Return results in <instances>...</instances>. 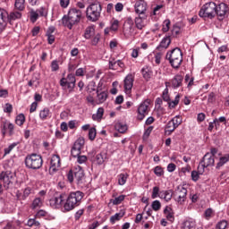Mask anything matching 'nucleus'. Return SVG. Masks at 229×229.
<instances>
[{
	"label": "nucleus",
	"instance_id": "nucleus-28",
	"mask_svg": "<svg viewBox=\"0 0 229 229\" xmlns=\"http://www.w3.org/2000/svg\"><path fill=\"white\" fill-rule=\"evenodd\" d=\"M229 162V154H225L223 157L219 158L218 163L216 164V169H221L225 164Z\"/></svg>",
	"mask_w": 229,
	"mask_h": 229
},
{
	"label": "nucleus",
	"instance_id": "nucleus-43",
	"mask_svg": "<svg viewBox=\"0 0 229 229\" xmlns=\"http://www.w3.org/2000/svg\"><path fill=\"white\" fill-rule=\"evenodd\" d=\"M170 26H171V20L169 19L165 20L163 22L162 31L164 33H167V31H169Z\"/></svg>",
	"mask_w": 229,
	"mask_h": 229
},
{
	"label": "nucleus",
	"instance_id": "nucleus-60",
	"mask_svg": "<svg viewBox=\"0 0 229 229\" xmlns=\"http://www.w3.org/2000/svg\"><path fill=\"white\" fill-rule=\"evenodd\" d=\"M77 162L78 164H85L87 162V156L79 155L77 157Z\"/></svg>",
	"mask_w": 229,
	"mask_h": 229
},
{
	"label": "nucleus",
	"instance_id": "nucleus-46",
	"mask_svg": "<svg viewBox=\"0 0 229 229\" xmlns=\"http://www.w3.org/2000/svg\"><path fill=\"white\" fill-rule=\"evenodd\" d=\"M154 174H156V176H158V177L164 176V168H162V166H159V165L156 166L154 168Z\"/></svg>",
	"mask_w": 229,
	"mask_h": 229
},
{
	"label": "nucleus",
	"instance_id": "nucleus-47",
	"mask_svg": "<svg viewBox=\"0 0 229 229\" xmlns=\"http://www.w3.org/2000/svg\"><path fill=\"white\" fill-rule=\"evenodd\" d=\"M17 144H19V143L13 142V143L10 144L7 148H5L4 155H10V153H12V151L17 146Z\"/></svg>",
	"mask_w": 229,
	"mask_h": 229
},
{
	"label": "nucleus",
	"instance_id": "nucleus-42",
	"mask_svg": "<svg viewBox=\"0 0 229 229\" xmlns=\"http://www.w3.org/2000/svg\"><path fill=\"white\" fill-rule=\"evenodd\" d=\"M124 198H126V196L120 195V196L116 197L114 199H111L110 203H113V205H121V203H123V201H124Z\"/></svg>",
	"mask_w": 229,
	"mask_h": 229
},
{
	"label": "nucleus",
	"instance_id": "nucleus-35",
	"mask_svg": "<svg viewBox=\"0 0 229 229\" xmlns=\"http://www.w3.org/2000/svg\"><path fill=\"white\" fill-rule=\"evenodd\" d=\"M180 103V94H177L174 100H170L167 105L170 109L176 108L177 105Z\"/></svg>",
	"mask_w": 229,
	"mask_h": 229
},
{
	"label": "nucleus",
	"instance_id": "nucleus-14",
	"mask_svg": "<svg viewBox=\"0 0 229 229\" xmlns=\"http://www.w3.org/2000/svg\"><path fill=\"white\" fill-rule=\"evenodd\" d=\"M229 13L228 5L225 3H221L216 5V15L219 17L221 21L226 17V14Z\"/></svg>",
	"mask_w": 229,
	"mask_h": 229
},
{
	"label": "nucleus",
	"instance_id": "nucleus-40",
	"mask_svg": "<svg viewBox=\"0 0 229 229\" xmlns=\"http://www.w3.org/2000/svg\"><path fill=\"white\" fill-rule=\"evenodd\" d=\"M141 74L145 80H149L151 78V70L149 67L146 66L141 69Z\"/></svg>",
	"mask_w": 229,
	"mask_h": 229
},
{
	"label": "nucleus",
	"instance_id": "nucleus-22",
	"mask_svg": "<svg viewBox=\"0 0 229 229\" xmlns=\"http://www.w3.org/2000/svg\"><path fill=\"white\" fill-rule=\"evenodd\" d=\"M139 16L135 18V26L138 30H142L146 23H144V21L148 19L147 14H138Z\"/></svg>",
	"mask_w": 229,
	"mask_h": 229
},
{
	"label": "nucleus",
	"instance_id": "nucleus-62",
	"mask_svg": "<svg viewBox=\"0 0 229 229\" xmlns=\"http://www.w3.org/2000/svg\"><path fill=\"white\" fill-rule=\"evenodd\" d=\"M162 60V53L158 52L155 55V63L157 64V65H160V62Z\"/></svg>",
	"mask_w": 229,
	"mask_h": 229
},
{
	"label": "nucleus",
	"instance_id": "nucleus-4",
	"mask_svg": "<svg viewBox=\"0 0 229 229\" xmlns=\"http://www.w3.org/2000/svg\"><path fill=\"white\" fill-rule=\"evenodd\" d=\"M24 162L27 169H32L33 171H37V169H40V167H42L44 164L42 156L35 153L27 155Z\"/></svg>",
	"mask_w": 229,
	"mask_h": 229
},
{
	"label": "nucleus",
	"instance_id": "nucleus-63",
	"mask_svg": "<svg viewBox=\"0 0 229 229\" xmlns=\"http://www.w3.org/2000/svg\"><path fill=\"white\" fill-rule=\"evenodd\" d=\"M38 19V12H32L30 13V21L32 22H37V20Z\"/></svg>",
	"mask_w": 229,
	"mask_h": 229
},
{
	"label": "nucleus",
	"instance_id": "nucleus-20",
	"mask_svg": "<svg viewBox=\"0 0 229 229\" xmlns=\"http://www.w3.org/2000/svg\"><path fill=\"white\" fill-rule=\"evenodd\" d=\"M148 106L146 103H142L138 107V115L137 119L139 121H143L144 117H146V114H148Z\"/></svg>",
	"mask_w": 229,
	"mask_h": 229
},
{
	"label": "nucleus",
	"instance_id": "nucleus-31",
	"mask_svg": "<svg viewBox=\"0 0 229 229\" xmlns=\"http://www.w3.org/2000/svg\"><path fill=\"white\" fill-rule=\"evenodd\" d=\"M103 114H105V109L103 107H99L97 114L92 115L93 121H101V119H103Z\"/></svg>",
	"mask_w": 229,
	"mask_h": 229
},
{
	"label": "nucleus",
	"instance_id": "nucleus-23",
	"mask_svg": "<svg viewBox=\"0 0 229 229\" xmlns=\"http://www.w3.org/2000/svg\"><path fill=\"white\" fill-rule=\"evenodd\" d=\"M171 45V36H165L157 47V51H162V49H167Z\"/></svg>",
	"mask_w": 229,
	"mask_h": 229
},
{
	"label": "nucleus",
	"instance_id": "nucleus-39",
	"mask_svg": "<svg viewBox=\"0 0 229 229\" xmlns=\"http://www.w3.org/2000/svg\"><path fill=\"white\" fill-rule=\"evenodd\" d=\"M128 174H120L118 175V185H124L128 180Z\"/></svg>",
	"mask_w": 229,
	"mask_h": 229
},
{
	"label": "nucleus",
	"instance_id": "nucleus-12",
	"mask_svg": "<svg viewBox=\"0 0 229 229\" xmlns=\"http://www.w3.org/2000/svg\"><path fill=\"white\" fill-rule=\"evenodd\" d=\"M84 146L85 139H83V137H80L79 139H77L71 149L72 157H73V158L80 157L81 155V149H83Z\"/></svg>",
	"mask_w": 229,
	"mask_h": 229
},
{
	"label": "nucleus",
	"instance_id": "nucleus-32",
	"mask_svg": "<svg viewBox=\"0 0 229 229\" xmlns=\"http://www.w3.org/2000/svg\"><path fill=\"white\" fill-rule=\"evenodd\" d=\"M164 214H165L166 219L168 221H170V223L174 222V215H173V213H171V208L165 207L164 209Z\"/></svg>",
	"mask_w": 229,
	"mask_h": 229
},
{
	"label": "nucleus",
	"instance_id": "nucleus-7",
	"mask_svg": "<svg viewBox=\"0 0 229 229\" xmlns=\"http://www.w3.org/2000/svg\"><path fill=\"white\" fill-rule=\"evenodd\" d=\"M15 172H12L11 170H5L0 173V182L3 183L5 191H8L15 183Z\"/></svg>",
	"mask_w": 229,
	"mask_h": 229
},
{
	"label": "nucleus",
	"instance_id": "nucleus-24",
	"mask_svg": "<svg viewBox=\"0 0 229 229\" xmlns=\"http://www.w3.org/2000/svg\"><path fill=\"white\" fill-rule=\"evenodd\" d=\"M171 83H172L173 89H180V87H182L183 83V76L180 74L175 75L172 79Z\"/></svg>",
	"mask_w": 229,
	"mask_h": 229
},
{
	"label": "nucleus",
	"instance_id": "nucleus-15",
	"mask_svg": "<svg viewBox=\"0 0 229 229\" xmlns=\"http://www.w3.org/2000/svg\"><path fill=\"white\" fill-rule=\"evenodd\" d=\"M58 167H60V156L53 155L50 161L49 174L56 173Z\"/></svg>",
	"mask_w": 229,
	"mask_h": 229
},
{
	"label": "nucleus",
	"instance_id": "nucleus-30",
	"mask_svg": "<svg viewBox=\"0 0 229 229\" xmlns=\"http://www.w3.org/2000/svg\"><path fill=\"white\" fill-rule=\"evenodd\" d=\"M48 117H51V111L49 110V108L45 107L39 112V118L41 119V121H46Z\"/></svg>",
	"mask_w": 229,
	"mask_h": 229
},
{
	"label": "nucleus",
	"instance_id": "nucleus-56",
	"mask_svg": "<svg viewBox=\"0 0 229 229\" xmlns=\"http://www.w3.org/2000/svg\"><path fill=\"white\" fill-rule=\"evenodd\" d=\"M181 30L182 29L179 26L174 25L172 29L173 37H178V34L180 33Z\"/></svg>",
	"mask_w": 229,
	"mask_h": 229
},
{
	"label": "nucleus",
	"instance_id": "nucleus-54",
	"mask_svg": "<svg viewBox=\"0 0 229 229\" xmlns=\"http://www.w3.org/2000/svg\"><path fill=\"white\" fill-rule=\"evenodd\" d=\"M5 114H12L13 112V106L10 103H6L4 108Z\"/></svg>",
	"mask_w": 229,
	"mask_h": 229
},
{
	"label": "nucleus",
	"instance_id": "nucleus-13",
	"mask_svg": "<svg viewBox=\"0 0 229 229\" xmlns=\"http://www.w3.org/2000/svg\"><path fill=\"white\" fill-rule=\"evenodd\" d=\"M134 12L137 15H146V12H148V3L144 0H136Z\"/></svg>",
	"mask_w": 229,
	"mask_h": 229
},
{
	"label": "nucleus",
	"instance_id": "nucleus-57",
	"mask_svg": "<svg viewBox=\"0 0 229 229\" xmlns=\"http://www.w3.org/2000/svg\"><path fill=\"white\" fill-rule=\"evenodd\" d=\"M151 131H153V127L150 126L145 131L143 134V140H146L149 138V135H151Z\"/></svg>",
	"mask_w": 229,
	"mask_h": 229
},
{
	"label": "nucleus",
	"instance_id": "nucleus-25",
	"mask_svg": "<svg viewBox=\"0 0 229 229\" xmlns=\"http://www.w3.org/2000/svg\"><path fill=\"white\" fill-rule=\"evenodd\" d=\"M22 17V13L19 11L12 12L10 14L7 13V22L9 24H13V21H17V19H21Z\"/></svg>",
	"mask_w": 229,
	"mask_h": 229
},
{
	"label": "nucleus",
	"instance_id": "nucleus-41",
	"mask_svg": "<svg viewBox=\"0 0 229 229\" xmlns=\"http://www.w3.org/2000/svg\"><path fill=\"white\" fill-rule=\"evenodd\" d=\"M115 128L118 130L119 133H126L128 125L119 123L115 125Z\"/></svg>",
	"mask_w": 229,
	"mask_h": 229
},
{
	"label": "nucleus",
	"instance_id": "nucleus-6",
	"mask_svg": "<svg viewBox=\"0 0 229 229\" xmlns=\"http://www.w3.org/2000/svg\"><path fill=\"white\" fill-rule=\"evenodd\" d=\"M217 4L215 2H208L202 5L199 12V16L202 19H214Z\"/></svg>",
	"mask_w": 229,
	"mask_h": 229
},
{
	"label": "nucleus",
	"instance_id": "nucleus-51",
	"mask_svg": "<svg viewBox=\"0 0 229 229\" xmlns=\"http://www.w3.org/2000/svg\"><path fill=\"white\" fill-rule=\"evenodd\" d=\"M96 128L92 127L89 130V140H94L96 139Z\"/></svg>",
	"mask_w": 229,
	"mask_h": 229
},
{
	"label": "nucleus",
	"instance_id": "nucleus-59",
	"mask_svg": "<svg viewBox=\"0 0 229 229\" xmlns=\"http://www.w3.org/2000/svg\"><path fill=\"white\" fill-rule=\"evenodd\" d=\"M167 171L168 173H174V171H176V165L174 163L168 164Z\"/></svg>",
	"mask_w": 229,
	"mask_h": 229
},
{
	"label": "nucleus",
	"instance_id": "nucleus-17",
	"mask_svg": "<svg viewBox=\"0 0 229 229\" xmlns=\"http://www.w3.org/2000/svg\"><path fill=\"white\" fill-rule=\"evenodd\" d=\"M135 81V79L133 78L132 74H128L124 81V90L126 92V94H130V92H131V89H133V81Z\"/></svg>",
	"mask_w": 229,
	"mask_h": 229
},
{
	"label": "nucleus",
	"instance_id": "nucleus-9",
	"mask_svg": "<svg viewBox=\"0 0 229 229\" xmlns=\"http://www.w3.org/2000/svg\"><path fill=\"white\" fill-rule=\"evenodd\" d=\"M152 199L157 198H160L161 199H165V201H171L173 199V190L161 191L158 186L153 187L152 190Z\"/></svg>",
	"mask_w": 229,
	"mask_h": 229
},
{
	"label": "nucleus",
	"instance_id": "nucleus-18",
	"mask_svg": "<svg viewBox=\"0 0 229 229\" xmlns=\"http://www.w3.org/2000/svg\"><path fill=\"white\" fill-rule=\"evenodd\" d=\"M74 178L78 185H81V183H83V180L85 178V172L83 171L81 166H78L77 168H75Z\"/></svg>",
	"mask_w": 229,
	"mask_h": 229
},
{
	"label": "nucleus",
	"instance_id": "nucleus-61",
	"mask_svg": "<svg viewBox=\"0 0 229 229\" xmlns=\"http://www.w3.org/2000/svg\"><path fill=\"white\" fill-rule=\"evenodd\" d=\"M99 38H101V35H99V34L95 35V37L91 40L92 46H98V44L99 42Z\"/></svg>",
	"mask_w": 229,
	"mask_h": 229
},
{
	"label": "nucleus",
	"instance_id": "nucleus-10",
	"mask_svg": "<svg viewBox=\"0 0 229 229\" xmlns=\"http://www.w3.org/2000/svg\"><path fill=\"white\" fill-rule=\"evenodd\" d=\"M215 163H216V159H214V156H211L210 152L206 153L199 165V174H203L207 167H213Z\"/></svg>",
	"mask_w": 229,
	"mask_h": 229
},
{
	"label": "nucleus",
	"instance_id": "nucleus-34",
	"mask_svg": "<svg viewBox=\"0 0 229 229\" xmlns=\"http://www.w3.org/2000/svg\"><path fill=\"white\" fill-rule=\"evenodd\" d=\"M97 94L98 103H105L108 98V93L106 91L98 92Z\"/></svg>",
	"mask_w": 229,
	"mask_h": 229
},
{
	"label": "nucleus",
	"instance_id": "nucleus-53",
	"mask_svg": "<svg viewBox=\"0 0 229 229\" xmlns=\"http://www.w3.org/2000/svg\"><path fill=\"white\" fill-rule=\"evenodd\" d=\"M199 169L198 168V171H192L191 172V180L193 182H198L199 180Z\"/></svg>",
	"mask_w": 229,
	"mask_h": 229
},
{
	"label": "nucleus",
	"instance_id": "nucleus-2",
	"mask_svg": "<svg viewBox=\"0 0 229 229\" xmlns=\"http://www.w3.org/2000/svg\"><path fill=\"white\" fill-rule=\"evenodd\" d=\"M84 196L85 193L80 191L71 192L64 204V212H71V210H74L76 207H80Z\"/></svg>",
	"mask_w": 229,
	"mask_h": 229
},
{
	"label": "nucleus",
	"instance_id": "nucleus-11",
	"mask_svg": "<svg viewBox=\"0 0 229 229\" xmlns=\"http://www.w3.org/2000/svg\"><path fill=\"white\" fill-rule=\"evenodd\" d=\"M174 199L179 205H183L187 199V190L183 186H177L174 194Z\"/></svg>",
	"mask_w": 229,
	"mask_h": 229
},
{
	"label": "nucleus",
	"instance_id": "nucleus-26",
	"mask_svg": "<svg viewBox=\"0 0 229 229\" xmlns=\"http://www.w3.org/2000/svg\"><path fill=\"white\" fill-rule=\"evenodd\" d=\"M108 158L106 152H100L95 157V162L98 164V165H103L105 164V161H106Z\"/></svg>",
	"mask_w": 229,
	"mask_h": 229
},
{
	"label": "nucleus",
	"instance_id": "nucleus-33",
	"mask_svg": "<svg viewBox=\"0 0 229 229\" xmlns=\"http://www.w3.org/2000/svg\"><path fill=\"white\" fill-rule=\"evenodd\" d=\"M183 229H196V221L186 220L182 224Z\"/></svg>",
	"mask_w": 229,
	"mask_h": 229
},
{
	"label": "nucleus",
	"instance_id": "nucleus-21",
	"mask_svg": "<svg viewBox=\"0 0 229 229\" xmlns=\"http://www.w3.org/2000/svg\"><path fill=\"white\" fill-rule=\"evenodd\" d=\"M49 203L52 208H61L62 203H64V197L59 195L58 197L52 198L50 199Z\"/></svg>",
	"mask_w": 229,
	"mask_h": 229
},
{
	"label": "nucleus",
	"instance_id": "nucleus-19",
	"mask_svg": "<svg viewBox=\"0 0 229 229\" xmlns=\"http://www.w3.org/2000/svg\"><path fill=\"white\" fill-rule=\"evenodd\" d=\"M182 116L176 115L170 122H168V127L171 128L173 126V128L171 130H168V131L170 133H173V131H174V130L176 128H178V126H180V124H182Z\"/></svg>",
	"mask_w": 229,
	"mask_h": 229
},
{
	"label": "nucleus",
	"instance_id": "nucleus-36",
	"mask_svg": "<svg viewBox=\"0 0 229 229\" xmlns=\"http://www.w3.org/2000/svg\"><path fill=\"white\" fill-rule=\"evenodd\" d=\"M24 3H26V0H15L14 8L19 12H22L26 8Z\"/></svg>",
	"mask_w": 229,
	"mask_h": 229
},
{
	"label": "nucleus",
	"instance_id": "nucleus-8",
	"mask_svg": "<svg viewBox=\"0 0 229 229\" xmlns=\"http://www.w3.org/2000/svg\"><path fill=\"white\" fill-rule=\"evenodd\" d=\"M59 85L64 90L68 89L69 92H73L76 87V76L74 73H69L66 77H63L60 80Z\"/></svg>",
	"mask_w": 229,
	"mask_h": 229
},
{
	"label": "nucleus",
	"instance_id": "nucleus-27",
	"mask_svg": "<svg viewBox=\"0 0 229 229\" xmlns=\"http://www.w3.org/2000/svg\"><path fill=\"white\" fill-rule=\"evenodd\" d=\"M2 131L4 133V131H6L7 130H9V133L10 135H12L13 133V130L15 128V126L13 125V123L8 122V121H5V122H3L2 123Z\"/></svg>",
	"mask_w": 229,
	"mask_h": 229
},
{
	"label": "nucleus",
	"instance_id": "nucleus-48",
	"mask_svg": "<svg viewBox=\"0 0 229 229\" xmlns=\"http://www.w3.org/2000/svg\"><path fill=\"white\" fill-rule=\"evenodd\" d=\"M214 126L217 128L219 126V122L217 121V118H216L213 122H210L208 127V131H212L214 130Z\"/></svg>",
	"mask_w": 229,
	"mask_h": 229
},
{
	"label": "nucleus",
	"instance_id": "nucleus-37",
	"mask_svg": "<svg viewBox=\"0 0 229 229\" xmlns=\"http://www.w3.org/2000/svg\"><path fill=\"white\" fill-rule=\"evenodd\" d=\"M124 217V213H116L110 217V223L115 225L116 221H121Z\"/></svg>",
	"mask_w": 229,
	"mask_h": 229
},
{
	"label": "nucleus",
	"instance_id": "nucleus-16",
	"mask_svg": "<svg viewBox=\"0 0 229 229\" xmlns=\"http://www.w3.org/2000/svg\"><path fill=\"white\" fill-rule=\"evenodd\" d=\"M6 24H8V12L0 8V33L6 30Z\"/></svg>",
	"mask_w": 229,
	"mask_h": 229
},
{
	"label": "nucleus",
	"instance_id": "nucleus-64",
	"mask_svg": "<svg viewBox=\"0 0 229 229\" xmlns=\"http://www.w3.org/2000/svg\"><path fill=\"white\" fill-rule=\"evenodd\" d=\"M99 225L100 224L98 221H95L88 226V229H96V228H98V226H99Z\"/></svg>",
	"mask_w": 229,
	"mask_h": 229
},
{
	"label": "nucleus",
	"instance_id": "nucleus-44",
	"mask_svg": "<svg viewBox=\"0 0 229 229\" xmlns=\"http://www.w3.org/2000/svg\"><path fill=\"white\" fill-rule=\"evenodd\" d=\"M38 207H42V199L40 198H36L32 201L31 208L35 209V208H37Z\"/></svg>",
	"mask_w": 229,
	"mask_h": 229
},
{
	"label": "nucleus",
	"instance_id": "nucleus-1",
	"mask_svg": "<svg viewBox=\"0 0 229 229\" xmlns=\"http://www.w3.org/2000/svg\"><path fill=\"white\" fill-rule=\"evenodd\" d=\"M81 10L72 8L70 9L68 14H64L62 18V24L68 30H72L73 26H78L81 21Z\"/></svg>",
	"mask_w": 229,
	"mask_h": 229
},
{
	"label": "nucleus",
	"instance_id": "nucleus-52",
	"mask_svg": "<svg viewBox=\"0 0 229 229\" xmlns=\"http://www.w3.org/2000/svg\"><path fill=\"white\" fill-rule=\"evenodd\" d=\"M60 69V65H58V61L57 60H54L51 63V71L52 72H56V71H58Z\"/></svg>",
	"mask_w": 229,
	"mask_h": 229
},
{
	"label": "nucleus",
	"instance_id": "nucleus-50",
	"mask_svg": "<svg viewBox=\"0 0 229 229\" xmlns=\"http://www.w3.org/2000/svg\"><path fill=\"white\" fill-rule=\"evenodd\" d=\"M162 98L166 101V103H169L171 100V98L169 97V89L166 88L164 89Z\"/></svg>",
	"mask_w": 229,
	"mask_h": 229
},
{
	"label": "nucleus",
	"instance_id": "nucleus-45",
	"mask_svg": "<svg viewBox=\"0 0 229 229\" xmlns=\"http://www.w3.org/2000/svg\"><path fill=\"white\" fill-rule=\"evenodd\" d=\"M151 207L155 212H158V210L162 208V204L160 203V200H154L151 204Z\"/></svg>",
	"mask_w": 229,
	"mask_h": 229
},
{
	"label": "nucleus",
	"instance_id": "nucleus-55",
	"mask_svg": "<svg viewBox=\"0 0 229 229\" xmlns=\"http://www.w3.org/2000/svg\"><path fill=\"white\" fill-rule=\"evenodd\" d=\"M227 226H228V222H226V220H222L216 224L217 229H226Z\"/></svg>",
	"mask_w": 229,
	"mask_h": 229
},
{
	"label": "nucleus",
	"instance_id": "nucleus-38",
	"mask_svg": "<svg viewBox=\"0 0 229 229\" xmlns=\"http://www.w3.org/2000/svg\"><path fill=\"white\" fill-rule=\"evenodd\" d=\"M15 123L18 126H22L26 123V116L24 114H20L16 116Z\"/></svg>",
	"mask_w": 229,
	"mask_h": 229
},
{
	"label": "nucleus",
	"instance_id": "nucleus-3",
	"mask_svg": "<svg viewBox=\"0 0 229 229\" xmlns=\"http://www.w3.org/2000/svg\"><path fill=\"white\" fill-rule=\"evenodd\" d=\"M102 10L103 7L101 6V4H99V2L96 1L94 2V4H90L86 10V17L88 21H90L91 22H96L97 21H99Z\"/></svg>",
	"mask_w": 229,
	"mask_h": 229
},
{
	"label": "nucleus",
	"instance_id": "nucleus-49",
	"mask_svg": "<svg viewBox=\"0 0 229 229\" xmlns=\"http://www.w3.org/2000/svg\"><path fill=\"white\" fill-rule=\"evenodd\" d=\"M117 61L115 59H109V69L111 71H117Z\"/></svg>",
	"mask_w": 229,
	"mask_h": 229
},
{
	"label": "nucleus",
	"instance_id": "nucleus-58",
	"mask_svg": "<svg viewBox=\"0 0 229 229\" xmlns=\"http://www.w3.org/2000/svg\"><path fill=\"white\" fill-rule=\"evenodd\" d=\"M85 209H79L75 215H74V219L75 221H80V218L82 216V215L84 214Z\"/></svg>",
	"mask_w": 229,
	"mask_h": 229
},
{
	"label": "nucleus",
	"instance_id": "nucleus-29",
	"mask_svg": "<svg viewBox=\"0 0 229 229\" xmlns=\"http://www.w3.org/2000/svg\"><path fill=\"white\" fill-rule=\"evenodd\" d=\"M96 33V29L92 26H89L86 28L85 32H84V38L89 40L94 34Z\"/></svg>",
	"mask_w": 229,
	"mask_h": 229
},
{
	"label": "nucleus",
	"instance_id": "nucleus-5",
	"mask_svg": "<svg viewBox=\"0 0 229 229\" xmlns=\"http://www.w3.org/2000/svg\"><path fill=\"white\" fill-rule=\"evenodd\" d=\"M166 60H169L174 69H180V65L183 62V54L180 48L175 47L170 53L167 52Z\"/></svg>",
	"mask_w": 229,
	"mask_h": 229
}]
</instances>
